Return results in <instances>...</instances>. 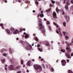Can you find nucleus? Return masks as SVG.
<instances>
[{"mask_svg": "<svg viewBox=\"0 0 73 73\" xmlns=\"http://www.w3.org/2000/svg\"><path fill=\"white\" fill-rule=\"evenodd\" d=\"M53 23L54 25L56 26V28H58V25L56 23L54 22H53Z\"/></svg>", "mask_w": 73, "mask_h": 73, "instance_id": "obj_16", "label": "nucleus"}, {"mask_svg": "<svg viewBox=\"0 0 73 73\" xmlns=\"http://www.w3.org/2000/svg\"><path fill=\"white\" fill-rule=\"evenodd\" d=\"M23 68H24V67H25V64H23Z\"/></svg>", "mask_w": 73, "mask_h": 73, "instance_id": "obj_47", "label": "nucleus"}, {"mask_svg": "<svg viewBox=\"0 0 73 73\" xmlns=\"http://www.w3.org/2000/svg\"><path fill=\"white\" fill-rule=\"evenodd\" d=\"M24 62V61L22 60H21V64H22V65H23V62Z\"/></svg>", "mask_w": 73, "mask_h": 73, "instance_id": "obj_22", "label": "nucleus"}, {"mask_svg": "<svg viewBox=\"0 0 73 73\" xmlns=\"http://www.w3.org/2000/svg\"><path fill=\"white\" fill-rule=\"evenodd\" d=\"M61 62L62 66H65V65L66 64V61L64 60H62Z\"/></svg>", "mask_w": 73, "mask_h": 73, "instance_id": "obj_8", "label": "nucleus"}, {"mask_svg": "<svg viewBox=\"0 0 73 73\" xmlns=\"http://www.w3.org/2000/svg\"><path fill=\"white\" fill-rule=\"evenodd\" d=\"M38 25H39L38 28L39 29H42L41 31V32L42 33H45V29H44V27L42 26V23H39L38 24Z\"/></svg>", "mask_w": 73, "mask_h": 73, "instance_id": "obj_3", "label": "nucleus"}, {"mask_svg": "<svg viewBox=\"0 0 73 73\" xmlns=\"http://www.w3.org/2000/svg\"><path fill=\"white\" fill-rule=\"evenodd\" d=\"M61 52H63V53H65V50H61Z\"/></svg>", "mask_w": 73, "mask_h": 73, "instance_id": "obj_28", "label": "nucleus"}, {"mask_svg": "<svg viewBox=\"0 0 73 73\" xmlns=\"http://www.w3.org/2000/svg\"><path fill=\"white\" fill-rule=\"evenodd\" d=\"M67 62H69V60H67Z\"/></svg>", "mask_w": 73, "mask_h": 73, "instance_id": "obj_58", "label": "nucleus"}, {"mask_svg": "<svg viewBox=\"0 0 73 73\" xmlns=\"http://www.w3.org/2000/svg\"><path fill=\"white\" fill-rule=\"evenodd\" d=\"M33 13H35V10H33Z\"/></svg>", "mask_w": 73, "mask_h": 73, "instance_id": "obj_57", "label": "nucleus"}, {"mask_svg": "<svg viewBox=\"0 0 73 73\" xmlns=\"http://www.w3.org/2000/svg\"><path fill=\"white\" fill-rule=\"evenodd\" d=\"M50 7H54V5H53L52 4H50Z\"/></svg>", "mask_w": 73, "mask_h": 73, "instance_id": "obj_23", "label": "nucleus"}, {"mask_svg": "<svg viewBox=\"0 0 73 73\" xmlns=\"http://www.w3.org/2000/svg\"><path fill=\"white\" fill-rule=\"evenodd\" d=\"M26 65L27 66H31V61H29L27 62L26 64Z\"/></svg>", "mask_w": 73, "mask_h": 73, "instance_id": "obj_14", "label": "nucleus"}, {"mask_svg": "<svg viewBox=\"0 0 73 73\" xmlns=\"http://www.w3.org/2000/svg\"><path fill=\"white\" fill-rule=\"evenodd\" d=\"M42 66H43V68H44V69L45 68V66L44 65V64H42Z\"/></svg>", "mask_w": 73, "mask_h": 73, "instance_id": "obj_29", "label": "nucleus"}, {"mask_svg": "<svg viewBox=\"0 0 73 73\" xmlns=\"http://www.w3.org/2000/svg\"><path fill=\"white\" fill-rule=\"evenodd\" d=\"M56 32L57 33H58V31L56 30Z\"/></svg>", "mask_w": 73, "mask_h": 73, "instance_id": "obj_45", "label": "nucleus"}, {"mask_svg": "<svg viewBox=\"0 0 73 73\" xmlns=\"http://www.w3.org/2000/svg\"><path fill=\"white\" fill-rule=\"evenodd\" d=\"M20 69V66H17L15 67L14 69L15 70H16L17 69Z\"/></svg>", "mask_w": 73, "mask_h": 73, "instance_id": "obj_17", "label": "nucleus"}, {"mask_svg": "<svg viewBox=\"0 0 73 73\" xmlns=\"http://www.w3.org/2000/svg\"><path fill=\"white\" fill-rule=\"evenodd\" d=\"M48 28H49V30H50V31H51V27H48Z\"/></svg>", "mask_w": 73, "mask_h": 73, "instance_id": "obj_41", "label": "nucleus"}, {"mask_svg": "<svg viewBox=\"0 0 73 73\" xmlns=\"http://www.w3.org/2000/svg\"><path fill=\"white\" fill-rule=\"evenodd\" d=\"M9 69L11 70H13L14 69L13 66L12 65H10L9 66Z\"/></svg>", "mask_w": 73, "mask_h": 73, "instance_id": "obj_13", "label": "nucleus"}, {"mask_svg": "<svg viewBox=\"0 0 73 73\" xmlns=\"http://www.w3.org/2000/svg\"><path fill=\"white\" fill-rule=\"evenodd\" d=\"M33 62L35 61V60L33 59Z\"/></svg>", "mask_w": 73, "mask_h": 73, "instance_id": "obj_63", "label": "nucleus"}, {"mask_svg": "<svg viewBox=\"0 0 73 73\" xmlns=\"http://www.w3.org/2000/svg\"><path fill=\"white\" fill-rule=\"evenodd\" d=\"M58 30L59 31H60V28H58Z\"/></svg>", "mask_w": 73, "mask_h": 73, "instance_id": "obj_60", "label": "nucleus"}, {"mask_svg": "<svg viewBox=\"0 0 73 73\" xmlns=\"http://www.w3.org/2000/svg\"><path fill=\"white\" fill-rule=\"evenodd\" d=\"M66 0H63V1H64V2H63L64 4H65V1Z\"/></svg>", "mask_w": 73, "mask_h": 73, "instance_id": "obj_43", "label": "nucleus"}, {"mask_svg": "<svg viewBox=\"0 0 73 73\" xmlns=\"http://www.w3.org/2000/svg\"><path fill=\"white\" fill-rule=\"evenodd\" d=\"M29 70H27V72L28 73H29Z\"/></svg>", "mask_w": 73, "mask_h": 73, "instance_id": "obj_53", "label": "nucleus"}, {"mask_svg": "<svg viewBox=\"0 0 73 73\" xmlns=\"http://www.w3.org/2000/svg\"><path fill=\"white\" fill-rule=\"evenodd\" d=\"M40 16L41 17H44V14L42 13H41L40 14Z\"/></svg>", "mask_w": 73, "mask_h": 73, "instance_id": "obj_20", "label": "nucleus"}, {"mask_svg": "<svg viewBox=\"0 0 73 73\" xmlns=\"http://www.w3.org/2000/svg\"><path fill=\"white\" fill-rule=\"evenodd\" d=\"M38 21L39 22H41V20L40 19H38Z\"/></svg>", "mask_w": 73, "mask_h": 73, "instance_id": "obj_31", "label": "nucleus"}, {"mask_svg": "<svg viewBox=\"0 0 73 73\" xmlns=\"http://www.w3.org/2000/svg\"><path fill=\"white\" fill-rule=\"evenodd\" d=\"M40 46V45L39 44H38L37 45V48H38V50L40 51V52H42V49H41V48L39 47Z\"/></svg>", "mask_w": 73, "mask_h": 73, "instance_id": "obj_11", "label": "nucleus"}, {"mask_svg": "<svg viewBox=\"0 0 73 73\" xmlns=\"http://www.w3.org/2000/svg\"><path fill=\"white\" fill-rule=\"evenodd\" d=\"M56 11H58L59 12L60 11V10L58 9V8H57V7L56 8Z\"/></svg>", "mask_w": 73, "mask_h": 73, "instance_id": "obj_24", "label": "nucleus"}, {"mask_svg": "<svg viewBox=\"0 0 73 73\" xmlns=\"http://www.w3.org/2000/svg\"><path fill=\"white\" fill-rule=\"evenodd\" d=\"M44 21H46V19H45V18H44Z\"/></svg>", "mask_w": 73, "mask_h": 73, "instance_id": "obj_54", "label": "nucleus"}, {"mask_svg": "<svg viewBox=\"0 0 73 73\" xmlns=\"http://www.w3.org/2000/svg\"><path fill=\"white\" fill-rule=\"evenodd\" d=\"M63 25L64 26V27H66V23L65 22H63Z\"/></svg>", "mask_w": 73, "mask_h": 73, "instance_id": "obj_26", "label": "nucleus"}, {"mask_svg": "<svg viewBox=\"0 0 73 73\" xmlns=\"http://www.w3.org/2000/svg\"><path fill=\"white\" fill-rule=\"evenodd\" d=\"M19 38H16L17 40H19Z\"/></svg>", "mask_w": 73, "mask_h": 73, "instance_id": "obj_56", "label": "nucleus"}, {"mask_svg": "<svg viewBox=\"0 0 73 73\" xmlns=\"http://www.w3.org/2000/svg\"><path fill=\"white\" fill-rule=\"evenodd\" d=\"M73 56V53H72L71 54V56Z\"/></svg>", "mask_w": 73, "mask_h": 73, "instance_id": "obj_51", "label": "nucleus"}, {"mask_svg": "<svg viewBox=\"0 0 73 73\" xmlns=\"http://www.w3.org/2000/svg\"><path fill=\"white\" fill-rule=\"evenodd\" d=\"M25 34H26V33H23V34L24 35H25Z\"/></svg>", "mask_w": 73, "mask_h": 73, "instance_id": "obj_61", "label": "nucleus"}, {"mask_svg": "<svg viewBox=\"0 0 73 73\" xmlns=\"http://www.w3.org/2000/svg\"><path fill=\"white\" fill-rule=\"evenodd\" d=\"M35 40H36V41H38V38L36 37L35 38Z\"/></svg>", "mask_w": 73, "mask_h": 73, "instance_id": "obj_27", "label": "nucleus"}, {"mask_svg": "<svg viewBox=\"0 0 73 73\" xmlns=\"http://www.w3.org/2000/svg\"><path fill=\"white\" fill-rule=\"evenodd\" d=\"M7 34L9 35H11L12 34V33H10V30H7Z\"/></svg>", "mask_w": 73, "mask_h": 73, "instance_id": "obj_15", "label": "nucleus"}, {"mask_svg": "<svg viewBox=\"0 0 73 73\" xmlns=\"http://www.w3.org/2000/svg\"><path fill=\"white\" fill-rule=\"evenodd\" d=\"M63 34L65 36V39L66 40H69V36L65 35V32H63Z\"/></svg>", "mask_w": 73, "mask_h": 73, "instance_id": "obj_7", "label": "nucleus"}, {"mask_svg": "<svg viewBox=\"0 0 73 73\" xmlns=\"http://www.w3.org/2000/svg\"><path fill=\"white\" fill-rule=\"evenodd\" d=\"M40 16V15L39 14H38L37 15V17H38Z\"/></svg>", "mask_w": 73, "mask_h": 73, "instance_id": "obj_48", "label": "nucleus"}, {"mask_svg": "<svg viewBox=\"0 0 73 73\" xmlns=\"http://www.w3.org/2000/svg\"><path fill=\"white\" fill-rule=\"evenodd\" d=\"M46 23L47 25H49V24H50V22H49V21H47L46 22Z\"/></svg>", "mask_w": 73, "mask_h": 73, "instance_id": "obj_19", "label": "nucleus"}, {"mask_svg": "<svg viewBox=\"0 0 73 73\" xmlns=\"http://www.w3.org/2000/svg\"><path fill=\"white\" fill-rule=\"evenodd\" d=\"M70 2L71 3H73V0H71L70 1Z\"/></svg>", "mask_w": 73, "mask_h": 73, "instance_id": "obj_42", "label": "nucleus"}, {"mask_svg": "<svg viewBox=\"0 0 73 73\" xmlns=\"http://www.w3.org/2000/svg\"><path fill=\"white\" fill-rule=\"evenodd\" d=\"M43 43L45 45H47L48 46H50V44L49 43V42L47 40L44 41L43 42Z\"/></svg>", "mask_w": 73, "mask_h": 73, "instance_id": "obj_6", "label": "nucleus"}, {"mask_svg": "<svg viewBox=\"0 0 73 73\" xmlns=\"http://www.w3.org/2000/svg\"><path fill=\"white\" fill-rule=\"evenodd\" d=\"M5 67H7V66H7V65L6 64L5 65Z\"/></svg>", "mask_w": 73, "mask_h": 73, "instance_id": "obj_55", "label": "nucleus"}, {"mask_svg": "<svg viewBox=\"0 0 73 73\" xmlns=\"http://www.w3.org/2000/svg\"><path fill=\"white\" fill-rule=\"evenodd\" d=\"M33 66L34 68L37 72H41L42 70V69L41 65L36 64L33 65Z\"/></svg>", "mask_w": 73, "mask_h": 73, "instance_id": "obj_2", "label": "nucleus"}, {"mask_svg": "<svg viewBox=\"0 0 73 73\" xmlns=\"http://www.w3.org/2000/svg\"><path fill=\"white\" fill-rule=\"evenodd\" d=\"M68 72L69 73H73V72H72V71L71 70H69L68 71Z\"/></svg>", "mask_w": 73, "mask_h": 73, "instance_id": "obj_25", "label": "nucleus"}, {"mask_svg": "<svg viewBox=\"0 0 73 73\" xmlns=\"http://www.w3.org/2000/svg\"><path fill=\"white\" fill-rule=\"evenodd\" d=\"M35 3L36 4H38V2H37V1H36L35 2Z\"/></svg>", "mask_w": 73, "mask_h": 73, "instance_id": "obj_40", "label": "nucleus"}, {"mask_svg": "<svg viewBox=\"0 0 73 73\" xmlns=\"http://www.w3.org/2000/svg\"><path fill=\"white\" fill-rule=\"evenodd\" d=\"M53 16L54 19H57V15H56V13L55 12H53Z\"/></svg>", "mask_w": 73, "mask_h": 73, "instance_id": "obj_9", "label": "nucleus"}, {"mask_svg": "<svg viewBox=\"0 0 73 73\" xmlns=\"http://www.w3.org/2000/svg\"><path fill=\"white\" fill-rule=\"evenodd\" d=\"M51 43H53V41H51Z\"/></svg>", "mask_w": 73, "mask_h": 73, "instance_id": "obj_64", "label": "nucleus"}, {"mask_svg": "<svg viewBox=\"0 0 73 73\" xmlns=\"http://www.w3.org/2000/svg\"><path fill=\"white\" fill-rule=\"evenodd\" d=\"M51 70L52 72H54V68H52Z\"/></svg>", "mask_w": 73, "mask_h": 73, "instance_id": "obj_34", "label": "nucleus"}, {"mask_svg": "<svg viewBox=\"0 0 73 73\" xmlns=\"http://www.w3.org/2000/svg\"><path fill=\"white\" fill-rule=\"evenodd\" d=\"M70 3L69 2H67L66 3V5L65 6V9L66 10H68V5H69Z\"/></svg>", "mask_w": 73, "mask_h": 73, "instance_id": "obj_10", "label": "nucleus"}, {"mask_svg": "<svg viewBox=\"0 0 73 73\" xmlns=\"http://www.w3.org/2000/svg\"><path fill=\"white\" fill-rule=\"evenodd\" d=\"M66 55V57L67 58H71V57H70V56L69 54V53L68 52L67 53H65Z\"/></svg>", "mask_w": 73, "mask_h": 73, "instance_id": "obj_12", "label": "nucleus"}, {"mask_svg": "<svg viewBox=\"0 0 73 73\" xmlns=\"http://www.w3.org/2000/svg\"><path fill=\"white\" fill-rule=\"evenodd\" d=\"M5 62V60L3 59L2 60V63H4V62Z\"/></svg>", "mask_w": 73, "mask_h": 73, "instance_id": "obj_35", "label": "nucleus"}, {"mask_svg": "<svg viewBox=\"0 0 73 73\" xmlns=\"http://www.w3.org/2000/svg\"><path fill=\"white\" fill-rule=\"evenodd\" d=\"M18 2H19V3H21V1H20V0H18Z\"/></svg>", "mask_w": 73, "mask_h": 73, "instance_id": "obj_49", "label": "nucleus"}, {"mask_svg": "<svg viewBox=\"0 0 73 73\" xmlns=\"http://www.w3.org/2000/svg\"><path fill=\"white\" fill-rule=\"evenodd\" d=\"M4 48H2L1 50V53H3V50H4Z\"/></svg>", "mask_w": 73, "mask_h": 73, "instance_id": "obj_39", "label": "nucleus"}, {"mask_svg": "<svg viewBox=\"0 0 73 73\" xmlns=\"http://www.w3.org/2000/svg\"><path fill=\"white\" fill-rule=\"evenodd\" d=\"M62 14V15H64V14H65V12H64V11H63Z\"/></svg>", "mask_w": 73, "mask_h": 73, "instance_id": "obj_44", "label": "nucleus"}, {"mask_svg": "<svg viewBox=\"0 0 73 73\" xmlns=\"http://www.w3.org/2000/svg\"><path fill=\"white\" fill-rule=\"evenodd\" d=\"M11 31H12L13 33L15 35H16V34H17L19 33V31H18L17 29L15 30V29L13 27L11 28Z\"/></svg>", "mask_w": 73, "mask_h": 73, "instance_id": "obj_5", "label": "nucleus"}, {"mask_svg": "<svg viewBox=\"0 0 73 73\" xmlns=\"http://www.w3.org/2000/svg\"><path fill=\"white\" fill-rule=\"evenodd\" d=\"M23 29H20V32H21L22 31H23Z\"/></svg>", "mask_w": 73, "mask_h": 73, "instance_id": "obj_36", "label": "nucleus"}, {"mask_svg": "<svg viewBox=\"0 0 73 73\" xmlns=\"http://www.w3.org/2000/svg\"><path fill=\"white\" fill-rule=\"evenodd\" d=\"M5 69L6 70H7V68L5 67Z\"/></svg>", "mask_w": 73, "mask_h": 73, "instance_id": "obj_50", "label": "nucleus"}, {"mask_svg": "<svg viewBox=\"0 0 73 73\" xmlns=\"http://www.w3.org/2000/svg\"><path fill=\"white\" fill-rule=\"evenodd\" d=\"M14 2H13V3H16V2L17 1V0H13Z\"/></svg>", "mask_w": 73, "mask_h": 73, "instance_id": "obj_38", "label": "nucleus"}, {"mask_svg": "<svg viewBox=\"0 0 73 73\" xmlns=\"http://www.w3.org/2000/svg\"><path fill=\"white\" fill-rule=\"evenodd\" d=\"M30 3V1H27V2H25V3H26V4H27H27H29Z\"/></svg>", "mask_w": 73, "mask_h": 73, "instance_id": "obj_33", "label": "nucleus"}, {"mask_svg": "<svg viewBox=\"0 0 73 73\" xmlns=\"http://www.w3.org/2000/svg\"><path fill=\"white\" fill-rule=\"evenodd\" d=\"M23 30L24 31H25V28L23 29Z\"/></svg>", "mask_w": 73, "mask_h": 73, "instance_id": "obj_52", "label": "nucleus"}, {"mask_svg": "<svg viewBox=\"0 0 73 73\" xmlns=\"http://www.w3.org/2000/svg\"><path fill=\"white\" fill-rule=\"evenodd\" d=\"M39 59H41V57L40 56H39Z\"/></svg>", "mask_w": 73, "mask_h": 73, "instance_id": "obj_59", "label": "nucleus"}, {"mask_svg": "<svg viewBox=\"0 0 73 73\" xmlns=\"http://www.w3.org/2000/svg\"><path fill=\"white\" fill-rule=\"evenodd\" d=\"M0 26L2 27V28H3V27H4V24L3 23H1L0 24Z\"/></svg>", "mask_w": 73, "mask_h": 73, "instance_id": "obj_21", "label": "nucleus"}, {"mask_svg": "<svg viewBox=\"0 0 73 73\" xmlns=\"http://www.w3.org/2000/svg\"><path fill=\"white\" fill-rule=\"evenodd\" d=\"M4 1L5 3H7V1L6 0H3Z\"/></svg>", "mask_w": 73, "mask_h": 73, "instance_id": "obj_46", "label": "nucleus"}, {"mask_svg": "<svg viewBox=\"0 0 73 73\" xmlns=\"http://www.w3.org/2000/svg\"><path fill=\"white\" fill-rule=\"evenodd\" d=\"M29 37V35L28 34H26L25 36V38H28Z\"/></svg>", "mask_w": 73, "mask_h": 73, "instance_id": "obj_18", "label": "nucleus"}, {"mask_svg": "<svg viewBox=\"0 0 73 73\" xmlns=\"http://www.w3.org/2000/svg\"><path fill=\"white\" fill-rule=\"evenodd\" d=\"M73 44V38H72L71 40V42L70 43H69V44H67L68 47H67L66 48V49L68 52H70L71 51V49L69 47V45H72V44Z\"/></svg>", "mask_w": 73, "mask_h": 73, "instance_id": "obj_4", "label": "nucleus"}, {"mask_svg": "<svg viewBox=\"0 0 73 73\" xmlns=\"http://www.w3.org/2000/svg\"><path fill=\"white\" fill-rule=\"evenodd\" d=\"M52 4H54V3H55V1H52Z\"/></svg>", "mask_w": 73, "mask_h": 73, "instance_id": "obj_37", "label": "nucleus"}, {"mask_svg": "<svg viewBox=\"0 0 73 73\" xmlns=\"http://www.w3.org/2000/svg\"><path fill=\"white\" fill-rule=\"evenodd\" d=\"M23 42H21V43L23 44V45H25V47L26 49L27 50H31V49H32V46L31 45L29 44H28V42H25L24 43H23Z\"/></svg>", "mask_w": 73, "mask_h": 73, "instance_id": "obj_1", "label": "nucleus"}, {"mask_svg": "<svg viewBox=\"0 0 73 73\" xmlns=\"http://www.w3.org/2000/svg\"><path fill=\"white\" fill-rule=\"evenodd\" d=\"M49 10H51V9H49L48 10H46V12H47V13L48 12H49Z\"/></svg>", "mask_w": 73, "mask_h": 73, "instance_id": "obj_32", "label": "nucleus"}, {"mask_svg": "<svg viewBox=\"0 0 73 73\" xmlns=\"http://www.w3.org/2000/svg\"><path fill=\"white\" fill-rule=\"evenodd\" d=\"M43 60H44V59H41V61H42Z\"/></svg>", "mask_w": 73, "mask_h": 73, "instance_id": "obj_62", "label": "nucleus"}, {"mask_svg": "<svg viewBox=\"0 0 73 73\" xmlns=\"http://www.w3.org/2000/svg\"><path fill=\"white\" fill-rule=\"evenodd\" d=\"M3 56H5V57H6V56H7V54H6L5 53H4L3 54Z\"/></svg>", "mask_w": 73, "mask_h": 73, "instance_id": "obj_30", "label": "nucleus"}]
</instances>
